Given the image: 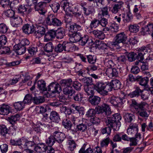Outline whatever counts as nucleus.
Listing matches in <instances>:
<instances>
[{
  "label": "nucleus",
  "instance_id": "1",
  "mask_svg": "<svg viewBox=\"0 0 153 153\" xmlns=\"http://www.w3.org/2000/svg\"><path fill=\"white\" fill-rule=\"evenodd\" d=\"M105 121L108 127L102 129L101 130V132L103 134L107 133L108 134H109L111 133L112 129H113L114 130H115L114 128L115 125V114H113L111 117H107Z\"/></svg>",
  "mask_w": 153,
  "mask_h": 153
},
{
  "label": "nucleus",
  "instance_id": "2",
  "mask_svg": "<svg viewBox=\"0 0 153 153\" xmlns=\"http://www.w3.org/2000/svg\"><path fill=\"white\" fill-rule=\"evenodd\" d=\"M45 22L48 25H53L54 26H60L62 25L61 21L56 18L53 14L48 16L45 20Z\"/></svg>",
  "mask_w": 153,
  "mask_h": 153
},
{
  "label": "nucleus",
  "instance_id": "3",
  "mask_svg": "<svg viewBox=\"0 0 153 153\" xmlns=\"http://www.w3.org/2000/svg\"><path fill=\"white\" fill-rule=\"evenodd\" d=\"M143 105V107L142 108H139L136 111V113L138 116L146 119L149 116L151 111L150 110H147L146 109L149 107L147 103L145 102Z\"/></svg>",
  "mask_w": 153,
  "mask_h": 153
},
{
  "label": "nucleus",
  "instance_id": "4",
  "mask_svg": "<svg viewBox=\"0 0 153 153\" xmlns=\"http://www.w3.org/2000/svg\"><path fill=\"white\" fill-rule=\"evenodd\" d=\"M45 27L42 24H39L35 25L34 26V35L36 37L40 38L45 33Z\"/></svg>",
  "mask_w": 153,
  "mask_h": 153
},
{
  "label": "nucleus",
  "instance_id": "5",
  "mask_svg": "<svg viewBox=\"0 0 153 153\" xmlns=\"http://www.w3.org/2000/svg\"><path fill=\"white\" fill-rule=\"evenodd\" d=\"M46 3L44 1H42L37 3L34 6L35 11H37L40 15H44L47 12L46 9Z\"/></svg>",
  "mask_w": 153,
  "mask_h": 153
},
{
  "label": "nucleus",
  "instance_id": "6",
  "mask_svg": "<svg viewBox=\"0 0 153 153\" xmlns=\"http://www.w3.org/2000/svg\"><path fill=\"white\" fill-rule=\"evenodd\" d=\"M47 91L52 93H55L61 91V89L59 84L53 82L48 86Z\"/></svg>",
  "mask_w": 153,
  "mask_h": 153
},
{
  "label": "nucleus",
  "instance_id": "7",
  "mask_svg": "<svg viewBox=\"0 0 153 153\" xmlns=\"http://www.w3.org/2000/svg\"><path fill=\"white\" fill-rule=\"evenodd\" d=\"M39 139L37 137H35L33 138L32 141H29L27 139L23 138V140L22 141L23 143L22 146L26 147V148L31 147L34 146L36 144H37L38 142L36 140Z\"/></svg>",
  "mask_w": 153,
  "mask_h": 153
},
{
  "label": "nucleus",
  "instance_id": "8",
  "mask_svg": "<svg viewBox=\"0 0 153 153\" xmlns=\"http://www.w3.org/2000/svg\"><path fill=\"white\" fill-rule=\"evenodd\" d=\"M105 84L100 82H97L94 85L96 90L101 94L103 96L107 95V91H104Z\"/></svg>",
  "mask_w": 153,
  "mask_h": 153
},
{
  "label": "nucleus",
  "instance_id": "9",
  "mask_svg": "<svg viewBox=\"0 0 153 153\" xmlns=\"http://www.w3.org/2000/svg\"><path fill=\"white\" fill-rule=\"evenodd\" d=\"M60 6L64 10L67 15L72 12V8L69 6V4L66 0H63L60 4Z\"/></svg>",
  "mask_w": 153,
  "mask_h": 153
},
{
  "label": "nucleus",
  "instance_id": "10",
  "mask_svg": "<svg viewBox=\"0 0 153 153\" xmlns=\"http://www.w3.org/2000/svg\"><path fill=\"white\" fill-rule=\"evenodd\" d=\"M115 38V48H119L117 43H123L127 39V37L124 32L121 33L116 35Z\"/></svg>",
  "mask_w": 153,
  "mask_h": 153
},
{
  "label": "nucleus",
  "instance_id": "11",
  "mask_svg": "<svg viewBox=\"0 0 153 153\" xmlns=\"http://www.w3.org/2000/svg\"><path fill=\"white\" fill-rule=\"evenodd\" d=\"M53 135L55 141L59 143H62L65 137L64 133L58 131H55L53 133Z\"/></svg>",
  "mask_w": 153,
  "mask_h": 153
},
{
  "label": "nucleus",
  "instance_id": "12",
  "mask_svg": "<svg viewBox=\"0 0 153 153\" xmlns=\"http://www.w3.org/2000/svg\"><path fill=\"white\" fill-rule=\"evenodd\" d=\"M153 32V23H149L146 26L143 27L141 32V34L145 35L151 34Z\"/></svg>",
  "mask_w": 153,
  "mask_h": 153
},
{
  "label": "nucleus",
  "instance_id": "13",
  "mask_svg": "<svg viewBox=\"0 0 153 153\" xmlns=\"http://www.w3.org/2000/svg\"><path fill=\"white\" fill-rule=\"evenodd\" d=\"M138 128L137 125L135 123H131L127 129V133L128 135H133L138 133Z\"/></svg>",
  "mask_w": 153,
  "mask_h": 153
},
{
  "label": "nucleus",
  "instance_id": "14",
  "mask_svg": "<svg viewBox=\"0 0 153 153\" xmlns=\"http://www.w3.org/2000/svg\"><path fill=\"white\" fill-rule=\"evenodd\" d=\"M148 48L145 46H143L140 48L137 55L136 59L142 61L144 59V55L147 53L148 52Z\"/></svg>",
  "mask_w": 153,
  "mask_h": 153
},
{
  "label": "nucleus",
  "instance_id": "15",
  "mask_svg": "<svg viewBox=\"0 0 153 153\" xmlns=\"http://www.w3.org/2000/svg\"><path fill=\"white\" fill-rule=\"evenodd\" d=\"M10 106L4 103L0 105V114L2 115H7L10 112Z\"/></svg>",
  "mask_w": 153,
  "mask_h": 153
},
{
  "label": "nucleus",
  "instance_id": "16",
  "mask_svg": "<svg viewBox=\"0 0 153 153\" xmlns=\"http://www.w3.org/2000/svg\"><path fill=\"white\" fill-rule=\"evenodd\" d=\"M141 139V135L139 133L135 134V137L130 138L129 146H136Z\"/></svg>",
  "mask_w": 153,
  "mask_h": 153
},
{
  "label": "nucleus",
  "instance_id": "17",
  "mask_svg": "<svg viewBox=\"0 0 153 153\" xmlns=\"http://www.w3.org/2000/svg\"><path fill=\"white\" fill-rule=\"evenodd\" d=\"M64 51L67 52H73L76 50V46L72 43L64 41L63 42Z\"/></svg>",
  "mask_w": 153,
  "mask_h": 153
},
{
  "label": "nucleus",
  "instance_id": "18",
  "mask_svg": "<svg viewBox=\"0 0 153 153\" xmlns=\"http://www.w3.org/2000/svg\"><path fill=\"white\" fill-rule=\"evenodd\" d=\"M105 113V115H109L111 114V111L109 105L105 103L103 104L100 107L98 113Z\"/></svg>",
  "mask_w": 153,
  "mask_h": 153
},
{
  "label": "nucleus",
  "instance_id": "19",
  "mask_svg": "<svg viewBox=\"0 0 153 153\" xmlns=\"http://www.w3.org/2000/svg\"><path fill=\"white\" fill-rule=\"evenodd\" d=\"M22 30L24 33L26 34L33 33L34 35V26L30 24H26L23 26Z\"/></svg>",
  "mask_w": 153,
  "mask_h": 153
},
{
  "label": "nucleus",
  "instance_id": "20",
  "mask_svg": "<svg viewBox=\"0 0 153 153\" xmlns=\"http://www.w3.org/2000/svg\"><path fill=\"white\" fill-rule=\"evenodd\" d=\"M69 40L71 42L74 43L79 42L81 37V34L79 32L70 33Z\"/></svg>",
  "mask_w": 153,
  "mask_h": 153
},
{
  "label": "nucleus",
  "instance_id": "21",
  "mask_svg": "<svg viewBox=\"0 0 153 153\" xmlns=\"http://www.w3.org/2000/svg\"><path fill=\"white\" fill-rule=\"evenodd\" d=\"M13 49L18 55L23 54L25 52L26 50V47L23 46L20 43L15 45Z\"/></svg>",
  "mask_w": 153,
  "mask_h": 153
},
{
  "label": "nucleus",
  "instance_id": "22",
  "mask_svg": "<svg viewBox=\"0 0 153 153\" xmlns=\"http://www.w3.org/2000/svg\"><path fill=\"white\" fill-rule=\"evenodd\" d=\"M50 119L53 122L58 123L60 120L59 114L56 111H52L50 113Z\"/></svg>",
  "mask_w": 153,
  "mask_h": 153
},
{
  "label": "nucleus",
  "instance_id": "23",
  "mask_svg": "<svg viewBox=\"0 0 153 153\" xmlns=\"http://www.w3.org/2000/svg\"><path fill=\"white\" fill-rule=\"evenodd\" d=\"M137 81L139 82V84L143 86H146L148 83L149 79L148 77H142L141 76H137Z\"/></svg>",
  "mask_w": 153,
  "mask_h": 153
},
{
  "label": "nucleus",
  "instance_id": "24",
  "mask_svg": "<svg viewBox=\"0 0 153 153\" xmlns=\"http://www.w3.org/2000/svg\"><path fill=\"white\" fill-rule=\"evenodd\" d=\"M46 82L44 80L42 79L39 80L37 82V88L41 91H47V88L46 87Z\"/></svg>",
  "mask_w": 153,
  "mask_h": 153
},
{
  "label": "nucleus",
  "instance_id": "25",
  "mask_svg": "<svg viewBox=\"0 0 153 153\" xmlns=\"http://www.w3.org/2000/svg\"><path fill=\"white\" fill-rule=\"evenodd\" d=\"M46 146L44 143H41L39 144L34 148L35 150L38 153L45 152Z\"/></svg>",
  "mask_w": 153,
  "mask_h": 153
},
{
  "label": "nucleus",
  "instance_id": "26",
  "mask_svg": "<svg viewBox=\"0 0 153 153\" xmlns=\"http://www.w3.org/2000/svg\"><path fill=\"white\" fill-rule=\"evenodd\" d=\"M27 10V5H21L17 9L18 13L23 17L27 16L26 11Z\"/></svg>",
  "mask_w": 153,
  "mask_h": 153
},
{
  "label": "nucleus",
  "instance_id": "27",
  "mask_svg": "<svg viewBox=\"0 0 153 153\" xmlns=\"http://www.w3.org/2000/svg\"><path fill=\"white\" fill-rule=\"evenodd\" d=\"M84 91L86 94L89 96L90 97L92 96L94 93V89L92 86H84Z\"/></svg>",
  "mask_w": 153,
  "mask_h": 153
},
{
  "label": "nucleus",
  "instance_id": "28",
  "mask_svg": "<svg viewBox=\"0 0 153 153\" xmlns=\"http://www.w3.org/2000/svg\"><path fill=\"white\" fill-rule=\"evenodd\" d=\"M119 97H115V101L117 102V104H115V106L118 107H120L123 104L122 102L123 97L124 96V94L122 91H120V93L119 94Z\"/></svg>",
  "mask_w": 153,
  "mask_h": 153
},
{
  "label": "nucleus",
  "instance_id": "29",
  "mask_svg": "<svg viewBox=\"0 0 153 153\" xmlns=\"http://www.w3.org/2000/svg\"><path fill=\"white\" fill-rule=\"evenodd\" d=\"M13 106L17 111L22 110L25 107V105L23 101L16 102L13 104Z\"/></svg>",
  "mask_w": 153,
  "mask_h": 153
},
{
  "label": "nucleus",
  "instance_id": "30",
  "mask_svg": "<svg viewBox=\"0 0 153 153\" xmlns=\"http://www.w3.org/2000/svg\"><path fill=\"white\" fill-rule=\"evenodd\" d=\"M81 29V27L75 23L71 25L70 26L69 31L72 33L77 32V31Z\"/></svg>",
  "mask_w": 153,
  "mask_h": 153
},
{
  "label": "nucleus",
  "instance_id": "31",
  "mask_svg": "<svg viewBox=\"0 0 153 153\" xmlns=\"http://www.w3.org/2000/svg\"><path fill=\"white\" fill-rule=\"evenodd\" d=\"M67 143L68 145V149L69 150L73 151L76 148L77 144L74 140H68Z\"/></svg>",
  "mask_w": 153,
  "mask_h": 153
},
{
  "label": "nucleus",
  "instance_id": "32",
  "mask_svg": "<svg viewBox=\"0 0 153 153\" xmlns=\"http://www.w3.org/2000/svg\"><path fill=\"white\" fill-rule=\"evenodd\" d=\"M90 102L94 105H97L100 101V98L97 96H92L89 97Z\"/></svg>",
  "mask_w": 153,
  "mask_h": 153
},
{
  "label": "nucleus",
  "instance_id": "33",
  "mask_svg": "<svg viewBox=\"0 0 153 153\" xmlns=\"http://www.w3.org/2000/svg\"><path fill=\"white\" fill-rule=\"evenodd\" d=\"M122 118L121 115L119 113H115V124H116V128L115 131H118L121 126L120 120Z\"/></svg>",
  "mask_w": 153,
  "mask_h": 153
},
{
  "label": "nucleus",
  "instance_id": "34",
  "mask_svg": "<svg viewBox=\"0 0 153 153\" xmlns=\"http://www.w3.org/2000/svg\"><path fill=\"white\" fill-rule=\"evenodd\" d=\"M92 33L96 37L100 39H103L105 38V35L102 31L95 30L93 31Z\"/></svg>",
  "mask_w": 153,
  "mask_h": 153
},
{
  "label": "nucleus",
  "instance_id": "35",
  "mask_svg": "<svg viewBox=\"0 0 153 153\" xmlns=\"http://www.w3.org/2000/svg\"><path fill=\"white\" fill-rule=\"evenodd\" d=\"M83 9L84 13L86 16H88L90 14H92L94 11L93 7L91 6H88L86 7L83 6Z\"/></svg>",
  "mask_w": 153,
  "mask_h": 153
},
{
  "label": "nucleus",
  "instance_id": "36",
  "mask_svg": "<svg viewBox=\"0 0 153 153\" xmlns=\"http://www.w3.org/2000/svg\"><path fill=\"white\" fill-rule=\"evenodd\" d=\"M54 48V46L51 42H49L46 44L44 47V49L45 51L49 53L52 52Z\"/></svg>",
  "mask_w": 153,
  "mask_h": 153
},
{
  "label": "nucleus",
  "instance_id": "37",
  "mask_svg": "<svg viewBox=\"0 0 153 153\" xmlns=\"http://www.w3.org/2000/svg\"><path fill=\"white\" fill-rule=\"evenodd\" d=\"M143 91L141 90L139 87H136L134 91L128 94V96L131 97H138L140 94Z\"/></svg>",
  "mask_w": 153,
  "mask_h": 153
},
{
  "label": "nucleus",
  "instance_id": "38",
  "mask_svg": "<svg viewBox=\"0 0 153 153\" xmlns=\"http://www.w3.org/2000/svg\"><path fill=\"white\" fill-rule=\"evenodd\" d=\"M146 102H141L140 103H138L134 100H132V103L131 105L133 106L135 109L136 111L138 110L139 108H142L144 106L143 104Z\"/></svg>",
  "mask_w": 153,
  "mask_h": 153
},
{
  "label": "nucleus",
  "instance_id": "39",
  "mask_svg": "<svg viewBox=\"0 0 153 153\" xmlns=\"http://www.w3.org/2000/svg\"><path fill=\"white\" fill-rule=\"evenodd\" d=\"M89 41V37L88 35H84L83 36L82 35L79 41V43L80 45L84 46Z\"/></svg>",
  "mask_w": 153,
  "mask_h": 153
},
{
  "label": "nucleus",
  "instance_id": "40",
  "mask_svg": "<svg viewBox=\"0 0 153 153\" xmlns=\"http://www.w3.org/2000/svg\"><path fill=\"white\" fill-rule=\"evenodd\" d=\"M124 118L126 122L130 123L134 119V115L130 113H125L124 115Z\"/></svg>",
  "mask_w": 153,
  "mask_h": 153
},
{
  "label": "nucleus",
  "instance_id": "41",
  "mask_svg": "<svg viewBox=\"0 0 153 153\" xmlns=\"http://www.w3.org/2000/svg\"><path fill=\"white\" fill-rule=\"evenodd\" d=\"M72 80L71 79H63L60 81V84L62 86L71 87Z\"/></svg>",
  "mask_w": 153,
  "mask_h": 153
},
{
  "label": "nucleus",
  "instance_id": "42",
  "mask_svg": "<svg viewBox=\"0 0 153 153\" xmlns=\"http://www.w3.org/2000/svg\"><path fill=\"white\" fill-rule=\"evenodd\" d=\"M86 144H84L79 151V153H93V151L91 147H89L85 150Z\"/></svg>",
  "mask_w": 153,
  "mask_h": 153
},
{
  "label": "nucleus",
  "instance_id": "43",
  "mask_svg": "<svg viewBox=\"0 0 153 153\" xmlns=\"http://www.w3.org/2000/svg\"><path fill=\"white\" fill-rule=\"evenodd\" d=\"M114 81V80H112L109 83L106 85L105 84L104 91H107V95L108 94V92L111 91L112 90L114 86V84L113 82Z\"/></svg>",
  "mask_w": 153,
  "mask_h": 153
},
{
  "label": "nucleus",
  "instance_id": "44",
  "mask_svg": "<svg viewBox=\"0 0 153 153\" xmlns=\"http://www.w3.org/2000/svg\"><path fill=\"white\" fill-rule=\"evenodd\" d=\"M68 117L70 120H71L73 122V123L75 125L78 124L80 121L79 118L76 117L74 114H72L69 115Z\"/></svg>",
  "mask_w": 153,
  "mask_h": 153
},
{
  "label": "nucleus",
  "instance_id": "45",
  "mask_svg": "<svg viewBox=\"0 0 153 153\" xmlns=\"http://www.w3.org/2000/svg\"><path fill=\"white\" fill-rule=\"evenodd\" d=\"M23 140V138L19 139H11L10 143L13 145H23L22 141Z\"/></svg>",
  "mask_w": 153,
  "mask_h": 153
},
{
  "label": "nucleus",
  "instance_id": "46",
  "mask_svg": "<svg viewBox=\"0 0 153 153\" xmlns=\"http://www.w3.org/2000/svg\"><path fill=\"white\" fill-rule=\"evenodd\" d=\"M83 98V94L81 93H77L74 97V100L80 103H83L82 101Z\"/></svg>",
  "mask_w": 153,
  "mask_h": 153
},
{
  "label": "nucleus",
  "instance_id": "47",
  "mask_svg": "<svg viewBox=\"0 0 153 153\" xmlns=\"http://www.w3.org/2000/svg\"><path fill=\"white\" fill-rule=\"evenodd\" d=\"M22 101L25 105V104H30L33 101V97L31 95L27 94L25 96Z\"/></svg>",
  "mask_w": 153,
  "mask_h": 153
},
{
  "label": "nucleus",
  "instance_id": "48",
  "mask_svg": "<svg viewBox=\"0 0 153 153\" xmlns=\"http://www.w3.org/2000/svg\"><path fill=\"white\" fill-rule=\"evenodd\" d=\"M74 92L72 87H66L63 90V92L64 94L69 95L71 96Z\"/></svg>",
  "mask_w": 153,
  "mask_h": 153
},
{
  "label": "nucleus",
  "instance_id": "49",
  "mask_svg": "<svg viewBox=\"0 0 153 153\" xmlns=\"http://www.w3.org/2000/svg\"><path fill=\"white\" fill-rule=\"evenodd\" d=\"M64 127L67 129L71 128L72 126V124L70 120L64 119L62 123Z\"/></svg>",
  "mask_w": 153,
  "mask_h": 153
},
{
  "label": "nucleus",
  "instance_id": "50",
  "mask_svg": "<svg viewBox=\"0 0 153 153\" xmlns=\"http://www.w3.org/2000/svg\"><path fill=\"white\" fill-rule=\"evenodd\" d=\"M20 116L19 114H16L14 115L11 116L9 118L10 122L12 124H13L16 121L19 120Z\"/></svg>",
  "mask_w": 153,
  "mask_h": 153
},
{
  "label": "nucleus",
  "instance_id": "51",
  "mask_svg": "<svg viewBox=\"0 0 153 153\" xmlns=\"http://www.w3.org/2000/svg\"><path fill=\"white\" fill-rule=\"evenodd\" d=\"M114 68H109L107 69L106 71V74L110 78H112L114 76Z\"/></svg>",
  "mask_w": 153,
  "mask_h": 153
},
{
  "label": "nucleus",
  "instance_id": "52",
  "mask_svg": "<svg viewBox=\"0 0 153 153\" xmlns=\"http://www.w3.org/2000/svg\"><path fill=\"white\" fill-rule=\"evenodd\" d=\"M83 80L84 84V86H92L93 84L92 79L91 78L85 77L83 78Z\"/></svg>",
  "mask_w": 153,
  "mask_h": 153
},
{
  "label": "nucleus",
  "instance_id": "53",
  "mask_svg": "<svg viewBox=\"0 0 153 153\" xmlns=\"http://www.w3.org/2000/svg\"><path fill=\"white\" fill-rule=\"evenodd\" d=\"M55 141L53 135L50 136L46 139V143L49 145L48 146H52L54 144Z\"/></svg>",
  "mask_w": 153,
  "mask_h": 153
},
{
  "label": "nucleus",
  "instance_id": "54",
  "mask_svg": "<svg viewBox=\"0 0 153 153\" xmlns=\"http://www.w3.org/2000/svg\"><path fill=\"white\" fill-rule=\"evenodd\" d=\"M77 128L78 131L83 132L85 131L87 128V125L84 123H81L77 124Z\"/></svg>",
  "mask_w": 153,
  "mask_h": 153
},
{
  "label": "nucleus",
  "instance_id": "55",
  "mask_svg": "<svg viewBox=\"0 0 153 153\" xmlns=\"http://www.w3.org/2000/svg\"><path fill=\"white\" fill-rule=\"evenodd\" d=\"M139 27L137 25H131L129 26V29L131 32L137 33L139 30Z\"/></svg>",
  "mask_w": 153,
  "mask_h": 153
},
{
  "label": "nucleus",
  "instance_id": "56",
  "mask_svg": "<svg viewBox=\"0 0 153 153\" xmlns=\"http://www.w3.org/2000/svg\"><path fill=\"white\" fill-rule=\"evenodd\" d=\"M100 25V21L97 19H94L91 21L90 24L91 28H96Z\"/></svg>",
  "mask_w": 153,
  "mask_h": 153
},
{
  "label": "nucleus",
  "instance_id": "57",
  "mask_svg": "<svg viewBox=\"0 0 153 153\" xmlns=\"http://www.w3.org/2000/svg\"><path fill=\"white\" fill-rule=\"evenodd\" d=\"M137 54L134 52H131L129 53L128 55V59L130 62H132L136 59Z\"/></svg>",
  "mask_w": 153,
  "mask_h": 153
},
{
  "label": "nucleus",
  "instance_id": "58",
  "mask_svg": "<svg viewBox=\"0 0 153 153\" xmlns=\"http://www.w3.org/2000/svg\"><path fill=\"white\" fill-rule=\"evenodd\" d=\"M13 22L16 26L21 24L23 21L22 19L18 16H14L13 18Z\"/></svg>",
  "mask_w": 153,
  "mask_h": 153
},
{
  "label": "nucleus",
  "instance_id": "59",
  "mask_svg": "<svg viewBox=\"0 0 153 153\" xmlns=\"http://www.w3.org/2000/svg\"><path fill=\"white\" fill-rule=\"evenodd\" d=\"M0 45V54H6L9 52L10 48L7 47Z\"/></svg>",
  "mask_w": 153,
  "mask_h": 153
},
{
  "label": "nucleus",
  "instance_id": "60",
  "mask_svg": "<svg viewBox=\"0 0 153 153\" xmlns=\"http://www.w3.org/2000/svg\"><path fill=\"white\" fill-rule=\"evenodd\" d=\"M108 7H105L101 9V14L103 16H105L107 18H108L109 16L108 10Z\"/></svg>",
  "mask_w": 153,
  "mask_h": 153
},
{
  "label": "nucleus",
  "instance_id": "61",
  "mask_svg": "<svg viewBox=\"0 0 153 153\" xmlns=\"http://www.w3.org/2000/svg\"><path fill=\"white\" fill-rule=\"evenodd\" d=\"M87 58L88 62L92 64H94L96 62V56H95L89 55L87 56Z\"/></svg>",
  "mask_w": 153,
  "mask_h": 153
},
{
  "label": "nucleus",
  "instance_id": "62",
  "mask_svg": "<svg viewBox=\"0 0 153 153\" xmlns=\"http://www.w3.org/2000/svg\"><path fill=\"white\" fill-rule=\"evenodd\" d=\"M33 101L35 104H38L43 102L44 99L42 97H33Z\"/></svg>",
  "mask_w": 153,
  "mask_h": 153
},
{
  "label": "nucleus",
  "instance_id": "63",
  "mask_svg": "<svg viewBox=\"0 0 153 153\" xmlns=\"http://www.w3.org/2000/svg\"><path fill=\"white\" fill-rule=\"evenodd\" d=\"M8 129L4 125L0 126V133L3 136H4L8 133Z\"/></svg>",
  "mask_w": 153,
  "mask_h": 153
},
{
  "label": "nucleus",
  "instance_id": "64",
  "mask_svg": "<svg viewBox=\"0 0 153 153\" xmlns=\"http://www.w3.org/2000/svg\"><path fill=\"white\" fill-rule=\"evenodd\" d=\"M42 58L39 57L33 58L31 61V64L32 65L42 64Z\"/></svg>",
  "mask_w": 153,
  "mask_h": 153
}]
</instances>
